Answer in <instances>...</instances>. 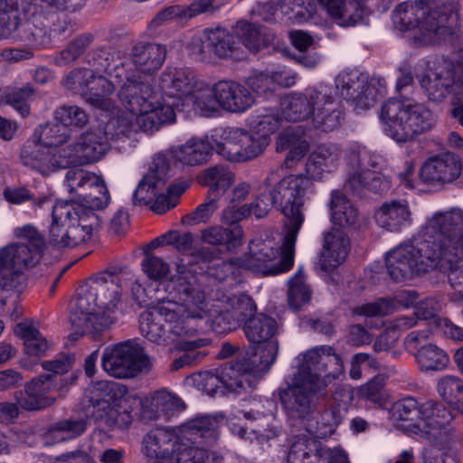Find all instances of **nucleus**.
<instances>
[{"label": "nucleus", "instance_id": "1", "mask_svg": "<svg viewBox=\"0 0 463 463\" xmlns=\"http://www.w3.org/2000/svg\"><path fill=\"white\" fill-rule=\"evenodd\" d=\"M386 269L395 281L439 269L452 287L463 284V210L452 208L429 217L417 237L386 255Z\"/></svg>", "mask_w": 463, "mask_h": 463}, {"label": "nucleus", "instance_id": "2", "mask_svg": "<svg viewBox=\"0 0 463 463\" xmlns=\"http://www.w3.org/2000/svg\"><path fill=\"white\" fill-rule=\"evenodd\" d=\"M164 296L156 297L154 311H144L139 317L141 334L150 342L167 345L194 336L197 319L206 315L204 293L195 286V277L184 266L177 274L159 284Z\"/></svg>", "mask_w": 463, "mask_h": 463}, {"label": "nucleus", "instance_id": "3", "mask_svg": "<svg viewBox=\"0 0 463 463\" xmlns=\"http://www.w3.org/2000/svg\"><path fill=\"white\" fill-rule=\"evenodd\" d=\"M65 176V185L80 201L57 202L49 226L50 243L58 248H70L89 241L99 227L97 210L110 201L104 181L97 175L71 166Z\"/></svg>", "mask_w": 463, "mask_h": 463}, {"label": "nucleus", "instance_id": "4", "mask_svg": "<svg viewBox=\"0 0 463 463\" xmlns=\"http://www.w3.org/2000/svg\"><path fill=\"white\" fill-rule=\"evenodd\" d=\"M309 184L303 175H289L269 190V204L285 217L284 235L271 232L262 241V276L285 273L293 267L295 243L304 222L302 199Z\"/></svg>", "mask_w": 463, "mask_h": 463}, {"label": "nucleus", "instance_id": "5", "mask_svg": "<svg viewBox=\"0 0 463 463\" xmlns=\"http://www.w3.org/2000/svg\"><path fill=\"white\" fill-rule=\"evenodd\" d=\"M302 362L293 375L287 393L286 406L305 419L326 397L327 381L344 373L340 354L330 345L317 346L302 354Z\"/></svg>", "mask_w": 463, "mask_h": 463}, {"label": "nucleus", "instance_id": "6", "mask_svg": "<svg viewBox=\"0 0 463 463\" xmlns=\"http://www.w3.org/2000/svg\"><path fill=\"white\" fill-rule=\"evenodd\" d=\"M121 271L115 268L89 279L87 291L78 298L71 316L72 326L81 335L102 331L116 321L122 290Z\"/></svg>", "mask_w": 463, "mask_h": 463}, {"label": "nucleus", "instance_id": "7", "mask_svg": "<svg viewBox=\"0 0 463 463\" xmlns=\"http://www.w3.org/2000/svg\"><path fill=\"white\" fill-rule=\"evenodd\" d=\"M384 133L398 144L413 142L435 126L431 110L409 99H389L381 108Z\"/></svg>", "mask_w": 463, "mask_h": 463}, {"label": "nucleus", "instance_id": "8", "mask_svg": "<svg viewBox=\"0 0 463 463\" xmlns=\"http://www.w3.org/2000/svg\"><path fill=\"white\" fill-rule=\"evenodd\" d=\"M21 241L0 248V289L17 288L23 285V270L39 262L45 242L32 225L14 230Z\"/></svg>", "mask_w": 463, "mask_h": 463}, {"label": "nucleus", "instance_id": "9", "mask_svg": "<svg viewBox=\"0 0 463 463\" xmlns=\"http://www.w3.org/2000/svg\"><path fill=\"white\" fill-rule=\"evenodd\" d=\"M456 10L454 2L435 8H428L422 0L403 2L394 9L392 23L401 32L418 30L423 36L440 39L451 33Z\"/></svg>", "mask_w": 463, "mask_h": 463}, {"label": "nucleus", "instance_id": "10", "mask_svg": "<svg viewBox=\"0 0 463 463\" xmlns=\"http://www.w3.org/2000/svg\"><path fill=\"white\" fill-rule=\"evenodd\" d=\"M119 119L110 120L104 132L87 131L82 133L76 142L63 147V155L60 156L61 163L70 166H80L99 161L109 148V138H119L126 135L130 128V121L119 125L115 134L110 132Z\"/></svg>", "mask_w": 463, "mask_h": 463}, {"label": "nucleus", "instance_id": "11", "mask_svg": "<svg viewBox=\"0 0 463 463\" xmlns=\"http://www.w3.org/2000/svg\"><path fill=\"white\" fill-rule=\"evenodd\" d=\"M210 139L213 151L232 162L251 160L260 153V137L238 128H214Z\"/></svg>", "mask_w": 463, "mask_h": 463}, {"label": "nucleus", "instance_id": "12", "mask_svg": "<svg viewBox=\"0 0 463 463\" xmlns=\"http://www.w3.org/2000/svg\"><path fill=\"white\" fill-rule=\"evenodd\" d=\"M105 372L115 378H132L149 365L144 348L128 340L107 346L101 357Z\"/></svg>", "mask_w": 463, "mask_h": 463}, {"label": "nucleus", "instance_id": "13", "mask_svg": "<svg viewBox=\"0 0 463 463\" xmlns=\"http://www.w3.org/2000/svg\"><path fill=\"white\" fill-rule=\"evenodd\" d=\"M335 88L339 94L352 105L354 109L366 110L374 106L382 96L377 85L381 80L369 78L367 74L358 71H345L335 80Z\"/></svg>", "mask_w": 463, "mask_h": 463}, {"label": "nucleus", "instance_id": "14", "mask_svg": "<svg viewBox=\"0 0 463 463\" xmlns=\"http://www.w3.org/2000/svg\"><path fill=\"white\" fill-rule=\"evenodd\" d=\"M428 414L423 418L420 436L439 449L448 448L455 439L451 426L453 415L442 403L428 400Z\"/></svg>", "mask_w": 463, "mask_h": 463}, {"label": "nucleus", "instance_id": "15", "mask_svg": "<svg viewBox=\"0 0 463 463\" xmlns=\"http://www.w3.org/2000/svg\"><path fill=\"white\" fill-rule=\"evenodd\" d=\"M462 172L460 157L451 152H444L428 158L421 165L420 178L430 185L449 184L457 180Z\"/></svg>", "mask_w": 463, "mask_h": 463}, {"label": "nucleus", "instance_id": "16", "mask_svg": "<svg viewBox=\"0 0 463 463\" xmlns=\"http://www.w3.org/2000/svg\"><path fill=\"white\" fill-rule=\"evenodd\" d=\"M201 80L189 68L167 69L161 73L159 88L162 95L175 99L171 104H189V99Z\"/></svg>", "mask_w": 463, "mask_h": 463}, {"label": "nucleus", "instance_id": "17", "mask_svg": "<svg viewBox=\"0 0 463 463\" xmlns=\"http://www.w3.org/2000/svg\"><path fill=\"white\" fill-rule=\"evenodd\" d=\"M180 441L174 430L156 428L143 437L141 451L146 458L154 459L152 463H174Z\"/></svg>", "mask_w": 463, "mask_h": 463}, {"label": "nucleus", "instance_id": "18", "mask_svg": "<svg viewBox=\"0 0 463 463\" xmlns=\"http://www.w3.org/2000/svg\"><path fill=\"white\" fill-rule=\"evenodd\" d=\"M128 388L113 381H99L88 387L85 392L84 413L95 420L109 405L127 396Z\"/></svg>", "mask_w": 463, "mask_h": 463}, {"label": "nucleus", "instance_id": "19", "mask_svg": "<svg viewBox=\"0 0 463 463\" xmlns=\"http://www.w3.org/2000/svg\"><path fill=\"white\" fill-rule=\"evenodd\" d=\"M326 99V85L309 87L304 92L291 93L281 103L284 116L289 121L310 119L314 107L325 102Z\"/></svg>", "mask_w": 463, "mask_h": 463}, {"label": "nucleus", "instance_id": "20", "mask_svg": "<svg viewBox=\"0 0 463 463\" xmlns=\"http://www.w3.org/2000/svg\"><path fill=\"white\" fill-rule=\"evenodd\" d=\"M154 158L150 171L140 180L133 194L132 202L134 205L149 204L165 184L169 169L168 160L163 154H157Z\"/></svg>", "mask_w": 463, "mask_h": 463}, {"label": "nucleus", "instance_id": "21", "mask_svg": "<svg viewBox=\"0 0 463 463\" xmlns=\"http://www.w3.org/2000/svg\"><path fill=\"white\" fill-rule=\"evenodd\" d=\"M232 375L241 382V390L256 389L260 380V346L247 345L234 361L226 364Z\"/></svg>", "mask_w": 463, "mask_h": 463}, {"label": "nucleus", "instance_id": "22", "mask_svg": "<svg viewBox=\"0 0 463 463\" xmlns=\"http://www.w3.org/2000/svg\"><path fill=\"white\" fill-rule=\"evenodd\" d=\"M62 155L63 147L51 148L38 140V143L33 142L24 146L21 152V161L43 175H49L58 168H67V165L60 162V156Z\"/></svg>", "mask_w": 463, "mask_h": 463}, {"label": "nucleus", "instance_id": "23", "mask_svg": "<svg viewBox=\"0 0 463 463\" xmlns=\"http://www.w3.org/2000/svg\"><path fill=\"white\" fill-rule=\"evenodd\" d=\"M155 95V90L148 81L132 77H127L118 94L121 105L134 116L148 109L152 100L156 99Z\"/></svg>", "mask_w": 463, "mask_h": 463}, {"label": "nucleus", "instance_id": "24", "mask_svg": "<svg viewBox=\"0 0 463 463\" xmlns=\"http://www.w3.org/2000/svg\"><path fill=\"white\" fill-rule=\"evenodd\" d=\"M55 386L54 374L33 378L26 384L24 392L17 397V404L26 411H38L51 406L55 398L50 392Z\"/></svg>", "mask_w": 463, "mask_h": 463}, {"label": "nucleus", "instance_id": "25", "mask_svg": "<svg viewBox=\"0 0 463 463\" xmlns=\"http://www.w3.org/2000/svg\"><path fill=\"white\" fill-rule=\"evenodd\" d=\"M429 406L427 401L420 402L413 396H406L392 405L390 415L394 422L401 423L402 427L420 435L422 420L428 414Z\"/></svg>", "mask_w": 463, "mask_h": 463}, {"label": "nucleus", "instance_id": "26", "mask_svg": "<svg viewBox=\"0 0 463 463\" xmlns=\"http://www.w3.org/2000/svg\"><path fill=\"white\" fill-rule=\"evenodd\" d=\"M345 189L355 196H364L367 192L382 193L389 187V181L381 172L364 170L346 165Z\"/></svg>", "mask_w": 463, "mask_h": 463}, {"label": "nucleus", "instance_id": "27", "mask_svg": "<svg viewBox=\"0 0 463 463\" xmlns=\"http://www.w3.org/2000/svg\"><path fill=\"white\" fill-rule=\"evenodd\" d=\"M350 250V240L346 233L339 229H333L325 234L323 250L318 265L324 271L330 272L346 259Z\"/></svg>", "mask_w": 463, "mask_h": 463}, {"label": "nucleus", "instance_id": "28", "mask_svg": "<svg viewBox=\"0 0 463 463\" xmlns=\"http://www.w3.org/2000/svg\"><path fill=\"white\" fill-rule=\"evenodd\" d=\"M166 52V46L164 44L140 41L133 44L129 55L137 71L153 74L162 67Z\"/></svg>", "mask_w": 463, "mask_h": 463}, {"label": "nucleus", "instance_id": "29", "mask_svg": "<svg viewBox=\"0 0 463 463\" xmlns=\"http://www.w3.org/2000/svg\"><path fill=\"white\" fill-rule=\"evenodd\" d=\"M220 108L232 113L244 112L255 103V97L247 88L232 80L215 83Z\"/></svg>", "mask_w": 463, "mask_h": 463}, {"label": "nucleus", "instance_id": "30", "mask_svg": "<svg viewBox=\"0 0 463 463\" xmlns=\"http://www.w3.org/2000/svg\"><path fill=\"white\" fill-rule=\"evenodd\" d=\"M232 370L222 365L216 370V373L204 372L194 377L198 388L208 395H224L228 392H241V382L232 375Z\"/></svg>", "mask_w": 463, "mask_h": 463}, {"label": "nucleus", "instance_id": "31", "mask_svg": "<svg viewBox=\"0 0 463 463\" xmlns=\"http://www.w3.org/2000/svg\"><path fill=\"white\" fill-rule=\"evenodd\" d=\"M212 151L213 147L210 136H206L204 138H191L185 144L162 154L166 159L173 158L184 165H197L207 162Z\"/></svg>", "mask_w": 463, "mask_h": 463}, {"label": "nucleus", "instance_id": "32", "mask_svg": "<svg viewBox=\"0 0 463 463\" xmlns=\"http://www.w3.org/2000/svg\"><path fill=\"white\" fill-rule=\"evenodd\" d=\"M419 82L429 100L434 102H441L455 92V77L449 69L429 71L419 78Z\"/></svg>", "mask_w": 463, "mask_h": 463}, {"label": "nucleus", "instance_id": "33", "mask_svg": "<svg viewBox=\"0 0 463 463\" xmlns=\"http://www.w3.org/2000/svg\"><path fill=\"white\" fill-rule=\"evenodd\" d=\"M340 156L341 153L336 145H321L308 156L307 173L313 180H321L323 173L333 172L337 167Z\"/></svg>", "mask_w": 463, "mask_h": 463}, {"label": "nucleus", "instance_id": "34", "mask_svg": "<svg viewBox=\"0 0 463 463\" xmlns=\"http://www.w3.org/2000/svg\"><path fill=\"white\" fill-rule=\"evenodd\" d=\"M330 17L342 27L355 26L364 23V9L358 2L345 0H317Z\"/></svg>", "mask_w": 463, "mask_h": 463}, {"label": "nucleus", "instance_id": "35", "mask_svg": "<svg viewBox=\"0 0 463 463\" xmlns=\"http://www.w3.org/2000/svg\"><path fill=\"white\" fill-rule=\"evenodd\" d=\"M233 29L232 32L224 28H209L208 40L213 46L215 57L221 60L241 61L246 58V53L235 42Z\"/></svg>", "mask_w": 463, "mask_h": 463}, {"label": "nucleus", "instance_id": "36", "mask_svg": "<svg viewBox=\"0 0 463 463\" xmlns=\"http://www.w3.org/2000/svg\"><path fill=\"white\" fill-rule=\"evenodd\" d=\"M309 145L300 127H289L284 129L277 140V151L288 150L285 163L288 167L301 160L308 151Z\"/></svg>", "mask_w": 463, "mask_h": 463}, {"label": "nucleus", "instance_id": "37", "mask_svg": "<svg viewBox=\"0 0 463 463\" xmlns=\"http://www.w3.org/2000/svg\"><path fill=\"white\" fill-rule=\"evenodd\" d=\"M175 119V113L172 105L156 104L152 100L148 109L136 115V123L144 132H154L165 124L172 123Z\"/></svg>", "mask_w": 463, "mask_h": 463}, {"label": "nucleus", "instance_id": "38", "mask_svg": "<svg viewBox=\"0 0 463 463\" xmlns=\"http://www.w3.org/2000/svg\"><path fill=\"white\" fill-rule=\"evenodd\" d=\"M326 101L314 107L310 120L312 126L324 132L333 131L340 124L341 112L332 95L331 90L326 86Z\"/></svg>", "mask_w": 463, "mask_h": 463}, {"label": "nucleus", "instance_id": "39", "mask_svg": "<svg viewBox=\"0 0 463 463\" xmlns=\"http://www.w3.org/2000/svg\"><path fill=\"white\" fill-rule=\"evenodd\" d=\"M114 85L104 76L92 71V78L86 82L83 96L89 103L103 110H109L112 102L109 96L114 92Z\"/></svg>", "mask_w": 463, "mask_h": 463}, {"label": "nucleus", "instance_id": "40", "mask_svg": "<svg viewBox=\"0 0 463 463\" xmlns=\"http://www.w3.org/2000/svg\"><path fill=\"white\" fill-rule=\"evenodd\" d=\"M378 224L390 232H397L411 220L406 202L392 201L384 203L376 213Z\"/></svg>", "mask_w": 463, "mask_h": 463}, {"label": "nucleus", "instance_id": "41", "mask_svg": "<svg viewBox=\"0 0 463 463\" xmlns=\"http://www.w3.org/2000/svg\"><path fill=\"white\" fill-rule=\"evenodd\" d=\"M185 409L184 402L175 393L165 390L155 392L151 398V419L165 417L170 419Z\"/></svg>", "mask_w": 463, "mask_h": 463}, {"label": "nucleus", "instance_id": "42", "mask_svg": "<svg viewBox=\"0 0 463 463\" xmlns=\"http://www.w3.org/2000/svg\"><path fill=\"white\" fill-rule=\"evenodd\" d=\"M111 430H124L132 423V409L128 405V399L123 396L105 409L95 420Z\"/></svg>", "mask_w": 463, "mask_h": 463}, {"label": "nucleus", "instance_id": "43", "mask_svg": "<svg viewBox=\"0 0 463 463\" xmlns=\"http://www.w3.org/2000/svg\"><path fill=\"white\" fill-rule=\"evenodd\" d=\"M203 184L209 186L208 194L221 199L235 181V175L226 165H216L204 170Z\"/></svg>", "mask_w": 463, "mask_h": 463}, {"label": "nucleus", "instance_id": "44", "mask_svg": "<svg viewBox=\"0 0 463 463\" xmlns=\"http://www.w3.org/2000/svg\"><path fill=\"white\" fill-rule=\"evenodd\" d=\"M243 230L241 226L223 228L212 226L202 232V241L211 245L225 244L228 250L241 244Z\"/></svg>", "mask_w": 463, "mask_h": 463}, {"label": "nucleus", "instance_id": "45", "mask_svg": "<svg viewBox=\"0 0 463 463\" xmlns=\"http://www.w3.org/2000/svg\"><path fill=\"white\" fill-rule=\"evenodd\" d=\"M174 344L178 350L184 351V354L173 361L171 364L172 370L177 371L185 366L194 365L207 355L206 352L197 351V349L209 344L207 339L185 340V338H181L174 342Z\"/></svg>", "mask_w": 463, "mask_h": 463}, {"label": "nucleus", "instance_id": "46", "mask_svg": "<svg viewBox=\"0 0 463 463\" xmlns=\"http://www.w3.org/2000/svg\"><path fill=\"white\" fill-rule=\"evenodd\" d=\"M189 104H193L194 109L204 117H210L216 113L220 108V102L215 84L209 86L200 80L189 99Z\"/></svg>", "mask_w": 463, "mask_h": 463}, {"label": "nucleus", "instance_id": "47", "mask_svg": "<svg viewBox=\"0 0 463 463\" xmlns=\"http://www.w3.org/2000/svg\"><path fill=\"white\" fill-rule=\"evenodd\" d=\"M330 209L333 222L342 227H352L358 221V211L339 191L331 193Z\"/></svg>", "mask_w": 463, "mask_h": 463}, {"label": "nucleus", "instance_id": "48", "mask_svg": "<svg viewBox=\"0 0 463 463\" xmlns=\"http://www.w3.org/2000/svg\"><path fill=\"white\" fill-rule=\"evenodd\" d=\"M16 336L24 340V352L31 356H41L48 349V342L40 331L31 324L21 322L14 329Z\"/></svg>", "mask_w": 463, "mask_h": 463}, {"label": "nucleus", "instance_id": "49", "mask_svg": "<svg viewBox=\"0 0 463 463\" xmlns=\"http://www.w3.org/2000/svg\"><path fill=\"white\" fill-rule=\"evenodd\" d=\"M416 361L421 371H441L445 369L449 363L448 354L441 348L432 344L422 345L415 353Z\"/></svg>", "mask_w": 463, "mask_h": 463}, {"label": "nucleus", "instance_id": "50", "mask_svg": "<svg viewBox=\"0 0 463 463\" xmlns=\"http://www.w3.org/2000/svg\"><path fill=\"white\" fill-rule=\"evenodd\" d=\"M345 162L346 165L378 172H380L386 164L385 159L382 156L360 146H354L349 148Z\"/></svg>", "mask_w": 463, "mask_h": 463}, {"label": "nucleus", "instance_id": "51", "mask_svg": "<svg viewBox=\"0 0 463 463\" xmlns=\"http://www.w3.org/2000/svg\"><path fill=\"white\" fill-rule=\"evenodd\" d=\"M87 429V422L83 419H66L54 423L45 435L49 441H66L82 435Z\"/></svg>", "mask_w": 463, "mask_h": 463}, {"label": "nucleus", "instance_id": "52", "mask_svg": "<svg viewBox=\"0 0 463 463\" xmlns=\"http://www.w3.org/2000/svg\"><path fill=\"white\" fill-rule=\"evenodd\" d=\"M278 329L276 320L262 314V333L266 330L267 340H262V374L268 373L279 353V342L273 338Z\"/></svg>", "mask_w": 463, "mask_h": 463}, {"label": "nucleus", "instance_id": "53", "mask_svg": "<svg viewBox=\"0 0 463 463\" xmlns=\"http://www.w3.org/2000/svg\"><path fill=\"white\" fill-rule=\"evenodd\" d=\"M35 135H38L39 141L46 146L62 148V146L73 137V130L54 120L41 126L40 129L35 131Z\"/></svg>", "mask_w": 463, "mask_h": 463}, {"label": "nucleus", "instance_id": "54", "mask_svg": "<svg viewBox=\"0 0 463 463\" xmlns=\"http://www.w3.org/2000/svg\"><path fill=\"white\" fill-rule=\"evenodd\" d=\"M94 41V34L83 33L73 38L67 46L53 58L55 65L62 67L75 61Z\"/></svg>", "mask_w": 463, "mask_h": 463}, {"label": "nucleus", "instance_id": "55", "mask_svg": "<svg viewBox=\"0 0 463 463\" xmlns=\"http://www.w3.org/2000/svg\"><path fill=\"white\" fill-rule=\"evenodd\" d=\"M288 302L290 308L299 310L307 305L312 297V291L305 281L302 269H298L295 275L288 281Z\"/></svg>", "mask_w": 463, "mask_h": 463}, {"label": "nucleus", "instance_id": "56", "mask_svg": "<svg viewBox=\"0 0 463 463\" xmlns=\"http://www.w3.org/2000/svg\"><path fill=\"white\" fill-rule=\"evenodd\" d=\"M437 390L446 402L463 414V381L460 378L443 376L438 382Z\"/></svg>", "mask_w": 463, "mask_h": 463}, {"label": "nucleus", "instance_id": "57", "mask_svg": "<svg viewBox=\"0 0 463 463\" xmlns=\"http://www.w3.org/2000/svg\"><path fill=\"white\" fill-rule=\"evenodd\" d=\"M217 428V421L211 416L196 417L188 420L182 426V432L194 443L198 439L214 438Z\"/></svg>", "mask_w": 463, "mask_h": 463}, {"label": "nucleus", "instance_id": "58", "mask_svg": "<svg viewBox=\"0 0 463 463\" xmlns=\"http://www.w3.org/2000/svg\"><path fill=\"white\" fill-rule=\"evenodd\" d=\"M233 33L243 46L251 53H258L260 49V26L247 20H240L233 26Z\"/></svg>", "mask_w": 463, "mask_h": 463}, {"label": "nucleus", "instance_id": "59", "mask_svg": "<svg viewBox=\"0 0 463 463\" xmlns=\"http://www.w3.org/2000/svg\"><path fill=\"white\" fill-rule=\"evenodd\" d=\"M227 307L225 312L230 315L234 321L242 323L248 318L258 316L257 305L247 295L233 296L227 298Z\"/></svg>", "mask_w": 463, "mask_h": 463}, {"label": "nucleus", "instance_id": "60", "mask_svg": "<svg viewBox=\"0 0 463 463\" xmlns=\"http://www.w3.org/2000/svg\"><path fill=\"white\" fill-rule=\"evenodd\" d=\"M208 36L209 28H206L191 38L188 49L189 54L194 60L207 63L214 62L215 52L213 46L210 44Z\"/></svg>", "mask_w": 463, "mask_h": 463}, {"label": "nucleus", "instance_id": "61", "mask_svg": "<svg viewBox=\"0 0 463 463\" xmlns=\"http://www.w3.org/2000/svg\"><path fill=\"white\" fill-rule=\"evenodd\" d=\"M54 120L72 129L82 128L89 122V116L76 105H62L55 109Z\"/></svg>", "mask_w": 463, "mask_h": 463}, {"label": "nucleus", "instance_id": "62", "mask_svg": "<svg viewBox=\"0 0 463 463\" xmlns=\"http://www.w3.org/2000/svg\"><path fill=\"white\" fill-rule=\"evenodd\" d=\"M317 441L307 435L295 438L288 453V463H313L311 454L316 449Z\"/></svg>", "mask_w": 463, "mask_h": 463}, {"label": "nucleus", "instance_id": "63", "mask_svg": "<svg viewBox=\"0 0 463 463\" xmlns=\"http://www.w3.org/2000/svg\"><path fill=\"white\" fill-rule=\"evenodd\" d=\"M34 92V89L30 84L21 88L8 89L5 92V102L25 118L30 113L29 102Z\"/></svg>", "mask_w": 463, "mask_h": 463}, {"label": "nucleus", "instance_id": "64", "mask_svg": "<svg viewBox=\"0 0 463 463\" xmlns=\"http://www.w3.org/2000/svg\"><path fill=\"white\" fill-rule=\"evenodd\" d=\"M342 414L338 408L326 409L320 415V421H316L317 426L308 424L307 431L314 437H319L332 433L334 429L342 421Z\"/></svg>", "mask_w": 463, "mask_h": 463}]
</instances>
